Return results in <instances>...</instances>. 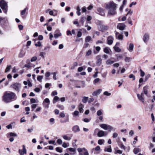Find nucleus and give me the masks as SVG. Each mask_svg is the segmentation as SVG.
<instances>
[{
  "label": "nucleus",
  "mask_w": 155,
  "mask_h": 155,
  "mask_svg": "<svg viewBox=\"0 0 155 155\" xmlns=\"http://www.w3.org/2000/svg\"><path fill=\"white\" fill-rule=\"evenodd\" d=\"M60 116L62 118L64 117L65 116V114L63 112H61L60 114Z\"/></svg>",
  "instance_id": "nucleus-62"
},
{
  "label": "nucleus",
  "mask_w": 155,
  "mask_h": 155,
  "mask_svg": "<svg viewBox=\"0 0 155 155\" xmlns=\"http://www.w3.org/2000/svg\"><path fill=\"white\" fill-rule=\"evenodd\" d=\"M141 150L139 147L135 148L133 150V151L134 154H137L138 153L140 152Z\"/></svg>",
  "instance_id": "nucleus-20"
},
{
  "label": "nucleus",
  "mask_w": 155,
  "mask_h": 155,
  "mask_svg": "<svg viewBox=\"0 0 155 155\" xmlns=\"http://www.w3.org/2000/svg\"><path fill=\"white\" fill-rule=\"evenodd\" d=\"M37 59V57L36 56H34L31 59V62H34Z\"/></svg>",
  "instance_id": "nucleus-47"
},
{
  "label": "nucleus",
  "mask_w": 155,
  "mask_h": 155,
  "mask_svg": "<svg viewBox=\"0 0 155 155\" xmlns=\"http://www.w3.org/2000/svg\"><path fill=\"white\" fill-rule=\"evenodd\" d=\"M61 35V34L59 33V34L55 33L54 35V37L55 38H57L59 36Z\"/></svg>",
  "instance_id": "nucleus-35"
},
{
  "label": "nucleus",
  "mask_w": 155,
  "mask_h": 155,
  "mask_svg": "<svg viewBox=\"0 0 155 155\" xmlns=\"http://www.w3.org/2000/svg\"><path fill=\"white\" fill-rule=\"evenodd\" d=\"M83 67H79L78 68V72H81L82 71H83Z\"/></svg>",
  "instance_id": "nucleus-61"
},
{
  "label": "nucleus",
  "mask_w": 155,
  "mask_h": 155,
  "mask_svg": "<svg viewBox=\"0 0 155 155\" xmlns=\"http://www.w3.org/2000/svg\"><path fill=\"white\" fill-rule=\"evenodd\" d=\"M57 106L58 108L60 109L61 110H63L64 109V107L63 105H58Z\"/></svg>",
  "instance_id": "nucleus-39"
},
{
  "label": "nucleus",
  "mask_w": 155,
  "mask_h": 155,
  "mask_svg": "<svg viewBox=\"0 0 155 155\" xmlns=\"http://www.w3.org/2000/svg\"><path fill=\"white\" fill-rule=\"evenodd\" d=\"M97 11L100 13V15L102 16H104L105 13L104 12V9L101 8H97Z\"/></svg>",
  "instance_id": "nucleus-14"
},
{
  "label": "nucleus",
  "mask_w": 155,
  "mask_h": 155,
  "mask_svg": "<svg viewBox=\"0 0 155 155\" xmlns=\"http://www.w3.org/2000/svg\"><path fill=\"white\" fill-rule=\"evenodd\" d=\"M148 87L147 86H145L143 88V93L146 95H147V89Z\"/></svg>",
  "instance_id": "nucleus-25"
},
{
  "label": "nucleus",
  "mask_w": 155,
  "mask_h": 155,
  "mask_svg": "<svg viewBox=\"0 0 155 155\" xmlns=\"http://www.w3.org/2000/svg\"><path fill=\"white\" fill-rule=\"evenodd\" d=\"M126 25L123 23H119L118 24L117 28L120 30H123L125 29Z\"/></svg>",
  "instance_id": "nucleus-9"
},
{
  "label": "nucleus",
  "mask_w": 155,
  "mask_h": 155,
  "mask_svg": "<svg viewBox=\"0 0 155 155\" xmlns=\"http://www.w3.org/2000/svg\"><path fill=\"white\" fill-rule=\"evenodd\" d=\"M37 106V104H32L31 105V108L32 109L31 110V111H33L34 109Z\"/></svg>",
  "instance_id": "nucleus-41"
},
{
  "label": "nucleus",
  "mask_w": 155,
  "mask_h": 155,
  "mask_svg": "<svg viewBox=\"0 0 155 155\" xmlns=\"http://www.w3.org/2000/svg\"><path fill=\"white\" fill-rule=\"evenodd\" d=\"M104 142V140L103 139H100L98 140V143L99 145L102 144Z\"/></svg>",
  "instance_id": "nucleus-32"
},
{
  "label": "nucleus",
  "mask_w": 155,
  "mask_h": 155,
  "mask_svg": "<svg viewBox=\"0 0 155 155\" xmlns=\"http://www.w3.org/2000/svg\"><path fill=\"white\" fill-rule=\"evenodd\" d=\"M100 127L104 130H108L110 131L113 130V129L111 126L105 124H100Z\"/></svg>",
  "instance_id": "nucleus-5"
},
{
  "label": "nucleus",
  "mask_w": 155,
  "mask_h": 155,
  "mask_svg": "<svg viewBox=\"0 0 155 155\" xmlns=\"http://www.w3.org/2000/svg\"><path fill=\"white\" fill-rule=\"evenodd\" d=\"M109 147L106 148H105L104 149V151H107L109 152H111L112 151V149H111V146H109Z\"/></svg>",
  "instance_id": "nucleus-26"
},
{
  "label": "nucleus",
  "mask_w": 155,
  "mask_h": 155,
  "mask_svg": "<svg viewBox=\"0 0 155 155\" xmlns=\"http://www.w3.org/2000/svg\"><path fill=\"white\" fill-rule=\"evenodd\" d=\"M30 102L31 103H36V100L34 98H31L30 100Z\"/></svg>",
  "instance_id": "nucleus-55"
},
{
  "label": "nucleus",
  "mask_w": 155,
  "mask_h": 155,
  "mask_svg": "<svg viewBox=\"0 0 155 155\" xmlns=\"http://www.w3.org/2000/svg\"><path fill=\"white\" fill-rule=\"evenodd\" d=\"M116 37V38H118L119 40H122L123 39V36L120 34V33L117 32H116L115 33Z\"/></svg>",
  "instance_id": "nucleus-16"
},
{
  "label": "nucleus",
  "mask_w": 155,
  "mask_h": 155,
  "mask_svg": "<svg viewBox=\"0 0 155 155\" xmlns=\"http://www.w3.org/2000/svg\"><path fill=\"white\" fill-rule=\"evenodd\" d=\"M25 54V52L23 50H21L18 54V57L19 58H22Z\"/></svg>",
  "instance_id": "nucleus-19"
},
{
  "label": "nucleus",
  "mask_w": 155,
  "mask_h": 155,
  "mask_svg": "<svg viewBox=\"0 0 155 155\" xmlns=\"http://www.w3.org/2000/svg\"><path fill=\"white\" fill-rule=\"evenodd\" d=\"M91 38L90 36H87L85 39V41L86 42H88L91 40Z\"/></svg>",
  "instance_id": "nucleus-31"
},
{
  "label": "nucleus",
  "mask_w": 155,
  "mask_h": 155,
  "mask_svg": "<svg viewBox=\"0 0 155 155\" xmlns=\"http://www.w3.org/2000/svg\"><path fill=\"white\" fill-rule=\"evenodd\" d=\"M85 18L84 17H82L80 20V22L81 23L82 25H84V21Z\"/></svg>",
  "instance_id": "nucleus-40"
},
{
  "label": "nucleus",
  "mask_w": 155,
  "mask_h": 155,
  "mask_svg": "<svg viewBox=\"0 0 155 155\" xmlns=\"http://www.w3.org/2000/svg\"><path fill=\"white\" fill-rule=\"evenodd\" d=\"M42 104L43 106V107L45 108H47V109H48L49 108V105L50 104H45V103H44V102H43L42 103Z\"/></svg>",
  "instance_id": "nucleus-38"
},
{
  "label": "nucleus",
  "mask_w": 155,
  "mask_h": 155,
  "mask_svg": "<svg viewBox=\"0 0 155 155\" xmlns=\"http://www.w3.org/2000/svg\"><path fill=\"white\" fill-rule=\"evenodd\" d=\"M134 45L132 43H130L129 44V47L127 48L128 50L130 52H132L134 49Z\"/></svg>",
  "instance_id": "nucleus-17"
},
{
  "label": "nucleus",
  "mask_w": 155,
  "mask_h": 155,
  "mask_svg": "<svg viewBox=\"0 0 155 155\" xmlns=\"http://www.w3.org/2000/svg\"><path fill=\"white\" fill-rule=\"evenodd\" d=\"M18 28L20 30H23V25H19L18 26Z\"/></svg>",
  "instance_id": "nucleus-60"
},
{
  "label": "nucleus",
  "mask_w": 155,
  "mask_h": 155,
  "mask_svg": "<svg viewBox=\"0 0 155 155\" xmlns=\"http://www.w3.org/2000/svg\"><path fill=\"white\" fill-rule=\"evenodd\" d=\"M11 87L16 91L19 92L21 87V85L20 83H15L12 84Z\"/></svg>",
  "instance_id": "nucleus-6"
},
{
  "label": "nucleus",
  "mask_w": 155,
  "mask_h": 155,
  "mask_svg": "<svg viewBox=\"0 0 155 155\" xmlns=\"http://www.w3.org/2000/svg\"><path fill=\"white\" fill-rule=\"evenodd\" d=\"M77 150L79 152V155H89L87 150L84 148H79Z\"/></svg>",
  "instance_id": "nucleus-4"
},
{
  "label": "nucleus",
  "mask_w": 155,
  "mask_h": 155,
  "mask_svg": "<svg viewBox=\"0 0 155 155\" xmlns=\"http://www.w3.org/2000/svg\"><path fill=\"white\" fill-rule=\"evenodd\" d=\"M88 99V97H84L82 100V101L84 103H85L87 102Z\"/></svg>",
  "instance_id": "nucleus-37"
},
{
  "label": "nucleus",
  "mask_w": 155,
  "mask_h": 155,
  "mask_svg": "<svg viewBox=\"0 0 155 155\" xmlns=\"http://www.w3.org/2000/svg\"><path fill=\"white\" fill-rule=\"evenodd\" d=\"M114 62V61H111L110 60H108L106 61V63L107 64L109 65L112 64Z\"/></svg>",
  "instance_id": "nucleus-33"
},
{
  "label": "nucleus",
  "mask_w": 155,
  "mask_h": 155,
  "mask_svg": "<svg viewBox=\"0 0 155 155\" xmlns=\"http://www.w3.org/2000/svg\"><path fill=\"white\" fill-rule=\"evenodd\" d=\"M131 59V58L130 57H126L125 59V61L126 62H129Z\"/></svg>",
  "instance_id": "nucleus-50"
},
{
  "label": "nucleus",
  "mask_w": 155,
  "mask_h": 155,
  "mask_svg": "<svg viewBox=\"0 0 155 155\" xmlns=\"http://www.w3.org/2000/svg\"><path fill=\"white\" fill-rule=\"evenodd\" d=\"M72 130L74 132H77L79 131L80 129L78 126L75 125L72 127Z\"/></svg>",
  "instance_id": "nucleus-12"
},
{
  "label": "nucleus",
  "mask_w": 155,
  "mask_h": 155,
  "mask_svg": "<svg viewBox=\"0 0 155 155\" xmlns=\"http://www.w3.org/2000/svg\"><path fill=\"white\" fill-rule=\"evenodd\" d=\"M57 143L58 144L61 145L62 144V141L61 139H59L57 140Z\"/></svg>",
  "instance_id": "nucleus-49"
},
{
  "label": "nucleus",
  "mask_w": 155,
  "mask_h": 155,
  "mask_svg": "<svg viewBox=\"0 0 155 155\" xmlns=\"http://www.w3.org/2000/svg\"><path fill=\"white\" fill-rule=\"evenodd\" d=\"M96 58L97 59V64L98 65H100L102 62V60L100 56L99 55L97 56L96 57Z\"/></svg>",
  "instance_id": "nucleus-15"
},
{
  "label": "nucleus",
  "mask_w": 155,
  "mask_h": 155,
  "mask_svg": "<svg viewBox=\"0 0 155 155\" xmlns=\"http://www.w3.org/2000/svg\"><path fill=\"white\" fill-rule=\"evenodd\" d=\"M140 76L143 77L144 76L145 73L141 69L140 70Z\"/></svg>",
  "instance_id": "nucleus-58"
},
{
  "label": "nucleus",
  "mask_w": 155,
  "mask_h": 155,
  "mask_svg": "<svg viewBox=\"0 0 155 155\" xmlns=\"http://www.w3.org/2000/svg\"><path fill=\"white\" fill-rule=\"evenodd\" d=\"M51 74H52L53 75V79H54V80H57V79L56 76L57 74V72H54L53 73H52Z\"/></svg>",
  "instance_id": "nucleus-36"
},
{
  "label": "nucleus",
  "mask_w": 155,
  "mask_h": 155,
  "mask_svg": "<svg viewBox=\"0 0 155 155\" xmlns=\"http://www.w3.org/2000/svg\"><path fill=\"white\" fill-rule=\"evenodd\" d=\"M102 110H98L97 112V115L98 116H100L102 114Z\"/></svg>",
  "instance_id": "nucleus-34"
},
{
  "label": "nucleus",
  "mask_w": 155,
  "mask_h": 155,
  "mask_svg": "<svg viewBox=\"0 0 155 155\" xmlns=\"http://www.w3.org/2000/svg\"><path fill=\"white\" fill-rule=\"evenodd\" d=\"M0 6L3 11L5 13L7 12V3L4 0H1L0 2Z\"/></svg>",
  "instance_id": "nucleus-3"
},
{
  "label": "nucleus",
  "mask_w": 155,
  "mask_h": 155,
  "mask_svg": "<svg viewBox=\"0 0 155 155\" xmlns=\"http://www.w3.org/2000/svg\"><path fill=\"white\" fill-rule=\"evenodd\" d=\"M7 19L5 18H2L0 17V23L5 22V21H7Z\"/></svg>",
  "instance_id": "nucleus-30"
},
{
  "label": "nucleus",
  "mask_w": 155,
  "mask_h": 155,
  "mask_svg": "<svg viewBox=\"0 0 155 155\" xmlns=\"http://www.w3.org/2000/svg\"><path fill=\"white\" fill-rule=\"evenodd\" d=\"M102 90L101 89H99L95 91H94L92 94V95L94 96H96L97 95L99 94L101 92Z\"/></svg>",
  "instance_id": "nucleus-18"
},
{
  "label": "nucleus",
  "mask_w": 155,
  "mask_h": 155,
  "mask_svg": "<svg viewBox=\"0 0 155 155\" xmlns=\"http://www.w3.org/2000/svg\"><path fill=\"white\" fill-rule=\"evenodd\" d=\"M82 33L81 31H78L77 34V37L78 38L82 36Z\"/></svg>",
  "instance_id": "nucleus-53"
},
{
  "label": "nucleus",
  "mask_w": 155,
  "mask_h": 155,
  "mask_svg": "<svg viewBox=\"0 0 155 155\" xmlns=\"http://www.w3.org/2000/svg\"><path fill=\"white\" fill-rule=\"evenodd\" d=\"M68 149L69 151L73 153H71V154H74L76 152L75 149L72 148H68Z\"/></svg>",
  "instance_id": "nucleus-27"
},
{
  "label": "nucleus",
  "mask_w": 155,
  "mask_h": 155,
  "mask_svg": "<svg viewBox=\"0 0 155 155\" xmlns=\"http://www.w3.org/2000/svg\"><path fill=\"white\" fill-rule=\"evenodd\" d=\"M62 146L64 148H66L68 147V146L67 145V144L65 143H64L62 144Z\"/></svg>",
  "instance_id": "nucleus-56"
},
{
  "label": "nucleus",
  "mask_w": 155,
  "mask_h": 155,
  "mask_svg": "<svg viewBox=\"0 0 155 155\" xmlns=\"http://www.w3.org/2000/svg\"><path fill=\"white\" fill-rule=\"evenodd\" d=\"M26 8H25L23 10H22L21 13V15H24L26 12Z\"/></svg>",
  "instance_id": "nucleus-51"
},
{
  "label": "nucleus",
  "mask_w": 155,
  "mask_h": 155,
  "mask_svg": "<svg viewBox=\"0 0 155 155\" xmlns=\"http://www.w3.org/2000/svg\"><path fill=\"white\" fill-rule=\"evenodd\" d=\"M63 137L64 139L67 140H70L71 139V137H68L66 135H63Z\"/></svg>",
  "instance_id": "nucleus-28"
},
{
  "label": "nucleus",
  "mask_w": 155,
  "mask_h": 155,
  "mask_svg": "<svg viewBox=\"0 0 155 155\" xmlns=\"http://www.w3.org/2000/svg\"><path fill=\"white\" fill-rule=\"evenodd\" d=\"M17 98L15 94L10 91H6L4 93L2 96V100L5 103L11 102Z\"/></svg>",
  "instance_id": "nucleus-1"
},
{
  "label": "nucleus",
  "mask_w": 155,
  "mask_h": 155,
  "mask_svg": "<svg viewBox=\"0 0 155 155\" xmlns=\"http://www.w3.org/2000/svg\"><path fill=\"white\" fill-rule=\"evenodd\" d=\"M50 72H47L45 74V77H49V76H50Z\"/></svg>",
  "instance_id": "nucleus-63"
},
{
  "label": "nucleus",
  "mask_w": 155,
  "mask_h": 155,
  "mask_svg": "<svg viewBox=\"0 0 155 155\" xmlns=\"http://www.w3.org/2000/svg\"><path fill=\"white\" fill-rule=\"evenodd\" d=\"M9 134L11 136L16 137L17 136V135L16 134L13 132H11Z\"/></svg>",
  "instance_id": "nucleus-46"
},
{
  "label": "nucleus",
  "mask_w": 155,
  "mask_h": 155,
  "mask_svg": "<svg viewBox=\"0 0 155 155\" xmlns=\"http://www.w3.org/2000/svg\"><path fill=\"white\" fill-rule=\"evenodd\" d=\"M130 78H133V80H134L135 79V76L133 74H131L129 75V76Z\"/></svg>",
  "instance_id": "nucleus-59"
},
{
  "label": "nucleus",
  "mask_w": 155,
  "mask_h": 155,
  "mask_svg": "<svg viewBox=\"0 0 155 155\" xmlns=\"http://www.w3.org/2000/svg\"><path fill=\"white\" fill-rule=\"evenodd\" d=\"M34 91L37 92H39L40 91V89L38 87L35 88L34 90Z\"/></svg>",
  "instance_id": "nucleus-57"
},
{
  "label": "nucleus",
  "mask_w": 155,
  "mask_h": 155,
  "mask_svg": "<svg viewBox=\"0 0 155 155\" xmlns=\"http://www.w3.org/2000/svg\"><path fill=\"white\" fill-rule=\"evenodd\" d=\"M149 38V35L147 33H145L143 36V41L145 42H146L148 41Z\"/></svg>",
  "instance_id": "nucleus-13"
},
{
  "label": "nucleus",
  "mask_w": 155,
  "mask_h": 155,
  "mask_svg": "<svg viewBox=\"0 0 155 155\" xmlns=\"http://www.w3.org/2000/svg\"><path fill=\"white\" fill-rule=\"evenodd\" d=\"M117 4L114 3L113 1H111L110 2L105 4L104 7L107 9H110L113 8H116Z\"/></svg>",
  "instance_id": "nucleus-2"
},
{
  "label": "nucleus",
  "mask_w": 155,
  "mask_h": 155,
  "mask_svg": "<svg viewBox=\"0 0 155 155\" xmlns=\"http://www.w3.org/2000/svg\"><path fill=\"white\" fill-rule=\"evenodd\" d=\"M84 107V105L81 104H80L78 106V108L80 113L83 112V108Z\"/></svg>",
  "instance_id": "nucleus-21"
},
{
  "label": "nucleus",
  "mask_w": 155,
  "mask_h": 155,
  "mask_svg": "<svg viewBox=\"0 0 155 155\" xmlns=\"http://www.w3.org/2000/svg\"><path fill=\"white\" fill-rule=\"evenodd\" d=\"M104 51L106 54H109L110 49L108 47H106L104 48Z\"/></svg>",
  "instance_id": "nucleus-22"
},
{
  "label": "nucleus",
  "mask_w": 155,
  "mask_h": 155,
  "mask_svg": "<svg viewBox=\"0 0 155 155\" xmlns=\"http://www.w3.org/2000/svg\"><path fill=\"white\" fill-rule=\"evenodd\" d=\"M118 135L117 133H114L113 134V138H115L117 137Z\"/></svg>",
  "instance_id": "nucleus-54"
},
{
  "label": "nucleus",
  "mask_w": 155,
  "mask_h": 155,
  "mask_svg": "<svg viewBox=\"0 0 155 155\" xmlns=\"http://www.w3.org/2000/svg\"><path fill=\"white\" fill-rule=\"evenodd\" d=\"M107 134V133L103 130H100L97 134V136L99 137L106 136Z\"/></svg>",
  "instance_id": "nucleus-10"
},
{
  "label": "nucleus",
  "mask_w": 155,
  "mask_h": 155,
  "mask_svg": "<svg viewBox=\"0 0 155 155\" xmlns=\"http://www.w3.org/2000/svg\"><path fill=\"white\" fill-rule=\"evenodd\" d=\"M79 114V112L77 110H76L73 113V115L75 116H78Z\"/></svg>",
  "instance_id": "nucleus-64"
},
{
  "label": "nucleus",
  "mask_w": 155,
  "mask_h": 155,
  "mask_svg": "<svg viewBox=\"0 0 155 155\" xmlns=\"http://www.w3.org/2000/svg\"><path fill=\"white\" fill-rule=\"evenodd\" d=\"M114 38L111 36H110L108 37L107 38V43L109 45H111L112 44Z\"/></svg>",
  "instance_id": "nucleus-11"
},
{
  "label": "nucleus",
  "mask_w": 155,
  "mask_h": 155,
  "mask_svg": "<svg viewBox=\"0 0 155 155\" xmlns=\"http://www.w3.org/2000/svg\"><path fill=\"white\" fill-rule=\"evenodd\" d=\"M114 50L117 52H120L121 51V49L118 47H117L116 46L114 47Z\"/></svg>",
  "instance_id": "nucleus-24"
},
{
  "label": "nucleus",
  "mask_w": 155,
  "mask_h": 155,
  "mask_svg": "<svg viewBox=\"0 0 155 155\" xmlns=\"http://www.w3.org/2000/svg\"><path fill=\"white\" fill-rule=\"evenodd\" d=\"M20 155H24V154H26L27 153V150L26 149L25 145L22 146V150L21 149H19L18 150Z\"/></svg>",
  "instance_id": "nucleus-7"
},
{
  "label": "nucleus",
  "mask_w": 155,
  "mask_h": 155,
  "mask_svg": "<svg viewBox=\"0 0 155 155\" xmlns=\"http://www.w3.org/2000/svg\"><path fill=\"white\" fill-rule=\"evenodd\" d=\"M35 45L36 47H40L41 45V44L40 41L38 42L37 43L35 44Z\"/></svg>",
  "instance_id": "nucleus-48"
},
{
  "label": "nucleus",
  "mask_w": 155,
  "mask_h": 155,
  "mask_svg": "<svg viewBox=\"0 0 155 155\" xmlns=\"http://www.w3.org/2000/svg\"><path fill=\"white\" fill-rule=\"evenodd\" d=\"M11 65H8L7 66V67L6 68L5 70V72L6 73L8 71H9L11 69Z\"/></svg>",
  "instance_id": "nucleus-29"
},
{
  "label": "nucleus",
  "mask_w": 155,
  "mask_h": 155,
  "mask_svg": "<svg viewBox=\"0 0 155 155\" xmlns=\"http://www.w3.org/2000/svg\"><path fill=\"white\" fill-rule=\"evenodd\" d=\"M122 153V152L121 150H117L114 153L115 154H116L117 153H118L119 154H121Z\"/></svg>",
  "instance_id": "nucleus-43"
},
{
  "label": "nucleus",
  "mask_w": 155,
  "mask_h": 155,
  "mask_svg": "<svg viewBox=\"0 0 155 155\" xmlns=\"http://www.w3.org/2000/svg\"><path fill=\"white\" fill-rule=\"evenodd\" d=\"M116 8L109 9L108 14L111 15H114L117 14Z\"/></svg>",
  "instance_id": "nucleus-8"
},
{
  "label": "nucleus",
  "mask_w": 155,
  "mask_h": 155,
  "mask_svg": "<svg viewBox=\"0 0 155 155\" xmlns=\"http://www.w3.org/2000/svg\"><path fill=\"white\" fill-rule=\"evenodd\" d=\"M56 150L57 151L61 153L62 152V149L59 147H57L56 148Z\"/></svg>",
  "instance_id": "nucleus-42"
},
{
  "label": "nucleus",
  "mask_w": 155,
  "mask_h": 155,
  "mask_svg": "<svg viewBox=\"0 0 155 155\" xmlns=\"http://www.w3.org/2000/svg\"><path fill=\"white\" fill-rule=\"evenodd\" d=\"M42 78H43V76H38L37 77V80L38 81H39L41 82V80H42Z\"/></svg>",
  "instance_id": "nucleus-45"
},
{
  "label": "nucleus",
  "mask_w": 155,
  "mask_h": 155,
  "mask_svg": "<svg viewBox=\"0 0 155 155\" xmlns=\"http://www.w3.org/2000/svg\"><path fill=\"white\" fill-rule=\"evenodd\" d=\"M43 102H44V103H47L48 104H50V100L48 98H45Z\"/></svg>",
  "instance_id": "nucleus-44"
},
{
  "label": "nucleus",
  "mask_w": 155,
  "mask_h": 155,
  "mask_svg": "<svg viewBox=\"0 0 155 155\" xmlns=\"http://www.w3.org/2000/svg\"><path fill=\"white\" fill-rule=\"evenodd\" d=\"M104 94L105 95L109 96L110 95L111 93H109L107 91H106L104 92Z\"/></svg>",
  "instance_id": "nucleus-52"
},
{
  "label": "nucleus",
  "mask_w": 155,
  "mask_h": 155,
  "mask_svg": "<svg viewBox=\"0 0 155 155\" xmlns=\"http://www.w3.org/2000/svg\"><path fill=\"white\" fill-rule=\"evenodd\" d=\"M137 96L139 100L142 101V102H144V100L143 97L141 96V95H140V94H137Z\"/></svg>",
  "instance_id": "nucleus-23"
}]
</instances>
